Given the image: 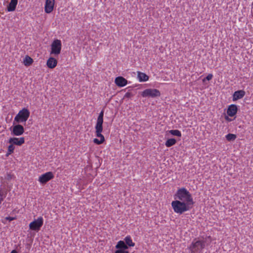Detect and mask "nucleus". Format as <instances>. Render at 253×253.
Listing matches in <instances>:
<instances>
[{"instance_id": "1", "label": "nucleus", "mask_w": 253, "mask_h": 253, "mask_svg": "<svg viewBox=\"0 0 253 253\" xmlns=\"http://www.w3.org/2000/svg\"><path fill=\"white\" fill-rule=\"evenodd\" d=\"M174 199L182 201L191 207L194 203L191 194L185 188L178 189L174 194Z\"/></svg>"}, {"instance_id": "2", "label": "nucleus", "mask_w": 253, "mask_h": 253, "mask_svg": "<svg viewBox=\"0 0 253 253\" xmlns=\"http://www.w3.org/2000/svg\"><path fill=\"white\" fill-rule=\"evenodd\" d=\"M103 118H97V122L95 126L96 136L100 139L94 138L93 142L96 144L99 145L102 144L105 141V138L102 134L103 131Z\"/></svg>"}, {"instance_id": "3", "label": "nucleus", "mask_w": 253, "mask_h": 253, "mask_svg": "<svg viewBox=\"0 0 253 253\" xmlns=\"http://www.w3.org/2000/svg\"><path fill=\"white\" fill-rule=\"evenodd\" d=\"M171 207L174 211L178 214L189 211L192 207L184 203L182 201L175 200L171 202Z\"/></svg>"}, {"instance_id": "4", "label": "nucleus", "mask_w": 253, "mask_h": 253, "mask_svg": "<svg viewBox=\"0 0 253 253\" xmlns=\"http://www.w3.org/2000/svg\"><path fill=\"white\" fill-rule=\"evenodd\" d=\"M206 247L205 240H194L189 247L191 253H202V250Z\"/></svg>"}, {"instance_id": "5", "label": "nucleus", "mask_w": 253, "mask_h": 253, "mask_svg": "<svg viewBox=\"0 0 253 253\" xmlns=\"http://www.w3.org/2000/svg\"><path fill=\"white\" fill-rule=\"evenodd\" d=\"M29 111L24 108L20 110L14 118V121L17 123L26 122L30 116Z\"/></svg>"}, {"instance_id": "6", "label": "nucleus", "mask_w": 253, "mask_h": 253, "mask_svg": "<svg viewBox=\"0 0 253 253\" xmlns=\"http://www.w3.org/2000/svg\"><path fill=\"white\" fill-rule=\"evenodd\" d=\"M62 47L61 42L59 40H55L51 44L50 54L58 55L60 53Z\"/></svg>"}, {"instance_id": "7", "label": "nucleus", "mask_w": 253, "mask_h": 253, "mask_svg": "<svg viewBox=\"0 0 253 253\" xmlns=\"http://www.w3.org/2000/svg\"><path fill=\"white\" fill-rule=\"evenodd\" d=\"M43 224L42 217L40 216L29 224V228L35 231H39Z\"/></svg>"}, {"instance_id": "8", "label": "nucleus", "mask_w": 253, "mask_h": 253, "mask_svg": "<svg viewBox=\"0 0 253 253\" xmlns=\"http://www.w3.org/2000/svg\"><path fill=\"white\" fill-rule=\"evenodd\" d=\"M143 97H151L152 98L160 96L161 95L159 90L155 88L145 89L142 93Z\"/></svg>"}, {"instance_id": "9", "label": "nucleus", "mask_w": 253, "mask_h": 253, "mask_svg": "<svg viewBox=\"0 0 253 253\" xmlns=\"http://www.w3.org/2000/svg\"><path fill=\"white\" fill-rule=\"evenodd\" d=\"M53 177L54 175L52 172H47L39 177V181L42 184H45Z\"/></svg>"}, {"instance_id": "10", "label": "nucleus", "mask_w": 253, "mask_h": 253, "mask_svg": "<svg viewBox=\"0 0 253 253\" xmlns=\"http://www.w3.org/2000/svg\"><path fill=\"white\" fill-rule=\"evenodd\" d=\"M54 5V0H46L44 6L45 12L47 13H50L53 9Z\"/></svg>"}, {"instance_id": "11", "label": "nucleus", "mask_w": 253, "mask_h": 253, "mask_svg": "<svg viewBox=\"0 0 253 253\" xmlns=\"http://www.w3.org/2000/svg\"><path fill=\"white\" fill-rule=\"evenodd\" d=\"M24 131V127L20 125H17L13 126L12 132L13 135L19 136L22 135Z\"/></svg>"}, {"instance_id": "12", "label": "nucleus", "mask_w": 253, "mask_h": 253, "mask_svg": "<svg viewBox=\"0 0 253 253\" xmlns=\"http://www.w3.org/2000/svg\"><path fill=\"white\" fill-rule=\"evenodd\" d=\"M237 110V106L235 104H231L228 108L227 114L230 117H233L236 114Z\"/></svg>"}, {"instance_id": "13", "label": "nucleus", "mask_w": 253, "mask_h": 253, "mask_svg": "<svg viewBox=\"0 0 253 253\" xmlns=\"http://www.w3.org/2000/svg\"><path fill=\"white\" fill-rule=\"evenodd\" d=\"M246 92L243 90H239L234 92L233 94V101H235L242 98L245 95Z\"/></svg>"}, {"instance_id": "14", "label": "nucleus", "mask_w": 253, "mask_h": 253, "mask_svg": "<svg viewBox=\"0 0 253 253\" xmlns=\"http://www.w3.org/2000/svg\"><path fill=\"white\" fill-rule=\"evenodd\" d=\"M115 83L117 86L123 87L127 84V81L122 77H118L115 79Z\"/></svg>"}, {"instance_id": "15", "label": "nucleus", "mask_w": 253, "mask_h": 253, "mask_svg": "<svg viewBox=\"0 0 253 253\" xmlns=\"http://www.w3.org/2000/svg\"><path fill=\"white\" fill-rule=\"evenodd\" d=\"M24 137H21V138H16V137H13L10 138L9 140V142L12 144H15L17 145H21L22 144L24 143Z\"/></svg>"}, {"instance_id": "16", "label": "nucleus", "mask_w": 253, "mask_h": 253, "mask_svg": "<svg viewBox=\"0 0 253 253\" xmlns=\"http://www.w3.org/2000/svg\"><path fill=\"white\" fill-rule=\"evenodd\" d=\"M17 3V0H11L7 7V11L11 12L14 11L15 10Z\"/></svg>"}, {"instance_id": "17", "label": "nucleus", "mask_w": 253, "mask_h": 253, "mask_svg": "<svg viewBox=\"0 0 253 253\" xmlns=\"http://www.w3.org/2000/svg\"><path fill=\"white\" fill-rule=\"evenodd\" d=\"M57 61L53 57H50L47 61L46 65L49 68L53 69L57 65Z\"/></svg>"}, {"instance_id": "18", "label": "nucleus", "mask_w": 253, "mask_h": 253, "mask_svg": "<svg viewBox=\"0 0 253 253\" xmlns=\"http://www.w3.org/2000/svg\"><path fill=\"white\" fill-rule=\"evenodd\" d=\"M137 78L139 82H146L149 80V77L144 73L138 72Z\"/></svg>"}, {"instance_id": "19", "label": "nucleus", "mask_w": 253, "mask_h": 253, "mask_svg": "<svg viewBox=\"0 0 253 253\" xmlns=\"http://www.w3.org/2000/svg\"><path fill=\"white\" fill-rule=\"evenodd\" d=\"M115 247L118 250H126L128 249L127 246L126 244L125 241H119Z\"/></svg>"}, {"instance_id": "20", "label": "nucleus", "mask_w": 253, "mask_h": 253, "mask_svg": "<svg viewBox=\"0 0 253 253\" xmlns=\"http://www.w3.org/2000/svg\"><path fill=\"white\" fill-rule=\"evenodd\" d=\"M124 241L127 247H134L135 246V244L132 242L130 236H126L124 239Z\"/></svg>"}, {"instance_id": "21", "label": "nucleus", "mask_w": 253, "mask_h": 253, "mask_svg": "<svg viewBox=\"0 0 253 253\" xmlns=\"http://www.w3.org/2000/svg\"><path fill=\"white\" fill-rule=\"evenodd\" d=\"M176 143V140L174 138H170L168 139L165 143V145L167 147H171Z\"/></svg>"}, {"instance_id": "22", "label": "nucleus", "mask_w": 253, "mask_h": 253, "mask_svg": "<svg viewBox=\"0 0 253 253\" xmlns=\"http://www.w3.org/2000/svg\"><path fill=\"white\" fill-rule=\"evenodd\" d=\"M33 61V59L30 57L26 56L24 59L23 63L25 66H29L32 63Z\"/></svg>"}, {"instance_id": "23", "label": "nucleus", "mask_w": 253, "mask_h": 253, "mask_svg": "<svg viewBox=\"0 0 253 253\" xmlns=\"http://www.w3.org/2000/svg\"><path fill=\"white\" fill-rule=\"evenodd\" d=\"M169 132L172 135L176 136L178 137L181 136V132L177 129H172L169 131Z\"/></svg>"}, {"instance_id": "24", "label": "nucleus", "mask_w": 253, "mask_h": 253, "mask_svg": "<svg viewBox=\"0 0 253 253\" xmlns=\"http://www.w3.org/2000/svg\"><path fill=\"white\" fill-rule=\"evenodd\" d=\"M226 139L228 141H233L236 138V135L232 133H229L225 136Z\"/></svg>"}, {"instance_id": "25", "label": "nucleus", "mask_w": 253, "mask_h": 253, "mask_svg": "<svg viewBox=\"0 0 253 253\" xmlns=\"http://www.w3.org/2000/svg\"><path fill=\"white\" fill-rule=\"evenodd\" d=\"M5 197L6 194H4L3 192L0 191V204H1Z\"/></svg>"}, {"instance_id": "26", "label": "nucleus", "mask_w": 253, "mask_h": 253, "mask_svg": "<svg viewBox=\"0 0 253 253\" xmlns=\"http://www.w3.org/2000/svg\"><path fill=\"white\" fill-rule=\"evenodd\" d=\"M213 77V75L211 74H209L203 80V82H205L206 80L210 81Z\"/></svg>"}, {"instance_id": "27", "label": "nucleus", "mask_w": 253, "mask_h": 253, "mask_svg": "<svg viewBox=\"0 0 253 253\" xmlns=\"http://www.w3.org/2000/svg\"><path fill=\"white\" fill-rule=\"evenodd\" d=\"M14 148H15V147L12 144L11 145H9L8 146V152H9V153H12L14 150Z\"/></svg>"}, {"instance_id": "28", "label": "nucleus", "mask_w": 253, "mask_h": 253, "mask_svg": "<svg viewBox=\"0 0 253 253\" xmlns=\"http://www.w3.org/2000/svg\"><path fill=\"white\" fill-rule=\"evenodd\" d=\"M115 253H129L128 251L124 250H117Z\"/></svg>"}, {"instance_id": "29", "label": "nucleus", "mask_w": 253, "mask_h": 253, "mask_svg": "<svg viewBox=\"0 0 253 253\" xmlns=\"http://www.w3.org/2000/svg\"><path fill=\"white\" fill-rule=\"evenodd\" d=\"M103 116H104V111H103V110H102L100 112V113H99L98 117L100 118H103Z\"/></svg>"}, {"instance_id": "30", "label": "nucleus", "mask_w": 253, "mask_h": 253, "mask_svg": "<svg viewBox=\"0 0 253 253\" xmlns=\"http://www.w3.org/2000/svg\"><path fill=\"white\" fill-rule=\"evenodd\" d=\"M131 96V93L130 92H126L125 95V97H126V98H129L130 97V96Z\"/></svg>"}, {"instance_id": "31", "label": "nucleus", "mask_w": 253, "mask_h": 253, "mask_svg": "<svg viewBox=\"0 0 253 253\" xmlns=\"http://www.w3.org/2000/svg\"><path fill=\"white\" fill-rule=\"evenodd\" d=\"M5 219L9 221H12L14 219V218L12 217H10V216H8V217H6L5 218Z\"/></svg>"}, {"instance_id": "32", "label": "nucleus", "mask_w": 253, "mask_h": 253, "mask_svg": "<svg viewBox=\"0 0 253 253\" xmlns=\"http://www.w3.org/2000/svg\"><path fill=\"white\" fill-rule=\"evenodd\" d=\"M10 253H18L16 250H13Z\"/></svg>"}, {"instance_id": "33", "label": "nucleus", "mask_w": 253, "mask_h": 253, "mask_svg": "<svg viewBox=\"0 0 253 253\" xmlns=\"http://www.w3.org/2000/svg\"><path fill=\"white\" fill-rule=\"evenodd\" d=\"M252 8H253V2L252 3Z\"/></svg>"}, {"instance_id": "34", "label": "nucleus", "mask_w": 253, "mask_h": 253, "mask_svg": "<svg viewBox=\"0 0 253 253\" xmlns=\"http://www.w3.org/2000/svg\"><path fill=\"white\" fill-rule=\"evenodd\" d=\"M226 120L229 121H231V120H228V119H226Z\"/></svg>"}]
</instances>
